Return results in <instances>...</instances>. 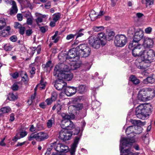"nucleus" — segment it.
<instances>
[{
  "mask_svg": "<svg viewBox=\"0 0 155 155\" xmlns=\"http://www.w3.org/2000/svg\"><path fill=\"white\" fill-rule=\"evenodd\" d=\"M26 23L28 25H31L33 23V20L31 18H27Z\"/></svg>",
  "mask_w": 155,
  "mask_h": 155,
  "instance_id": "56",
  "label": "nucleus"
},
{
  "mask_svg": "<svg viewBox=\"0 0 155 155\" xmlns=\"http://www.w3.org/2000/svg\"><path fill=\"white\" fill-rule=\"evenodd\" d=\"M72 133L71 131H68L66 130V132L65 136V138L64 139V140H70L72 136Z\"/></svg>",
  "mask_w": 155,
  "mask_h": 155,
  "instance_id": "37",
  "label": "nucleus"
},
{
  "mask_svg": "<svg viewBox=\"0 0 155 155\" xmlns=\"http://www.w3.org/2000/svg\"><path fill=\"white\" fill-rule=\"evenodd\" d=\"M124 149L123 147L120 146V153H122L121 155H128L131 153L130 149H128L123 150Z\"/></svg>",
  "mask_w": 155,
  "mask_h": 155,
  "instance_id": "27",
  "label": "nucleus"
},
{
  "mask_svg": "<svg viewBox=\"0 0 155 155\" xmlns=\"http://www.w3.org/2000/svg\"><path fill=\"white\" fill-rule=\"evenodd\" d=\"M19 30V32L20 34L21 35H23L25 31V27H21V28H20Z\"/></svg>",
  "mask_w": 155,
  "mask_h": 155,
  "instance_id": "61",
  "label": "nucleus"
},
{
  "mask_svg": "<svg viewBox=\"0 0 155 155\" xmlns=\"http://www.w3.org/2000/svg\"><path fill=\"white\" fill-rule=\"evenodd\" d=\"M96 38L100 41L101 45H105L107 42V39L105 34L102 32L98 34Z\"/></svg>",
  "mask_w": 155,
  "mask_h": 155,
  "instance_id": "13",
  "label": "nucleus"
},
{
  "mask_svg": "<svg viewBox=\"0 0 155 155\" xmlns=\"http://www.w3.org/2000/svg\"><path fill=\"white\" fill-rule=\"evenodd\" d=\"M58 94L55 91L52 92L51 93V99L52 100V101H55L57 98Z\"/></svg>",
  "mask_w": 155,
  "mask_h": 155,
  "instance_id": "47",
  "label": "nucleus"
},
{
  "mask_svg": "<svg viewBox=\"0 0 155 155\" xmlns=\"http://www.w3.org/2000/svg\"><path fill=\"white\" fill-rule=\"evenodd\" d=\"M39 27L40 31L42 33H45L48 30V27L47 26Z\"/></svg>",
  "mask_w": 155,
  "mask_h": 155,
  "instance_id": "51",
  "label": "nucleus"
},
{
  "mask_svg": "<svg viewBox=\"0 0 155 155\" xmlns=\"http://www.w3.org/2000/svg\"><path fill=\"white\" fill-rule=\"evenodd\" d=\"M89 16L92 21H95L97 18V15L96 14V12L93 10H92L90 14H89Z\"/></svg>",
  "mask_w": 155,
  "mask_h": 155,
  "instance_id": "34",
  "label": "nucleus"
},
{
  "mask_svg": "<svg viewBox=\"0 0 155 155\" xmlns=\"http://www.w3.org/2000/svg\"><path fill=\"white\" fill-rule=\"evenodd\" d=\"M134 142V140H131L129 138H123L120 141V145L122 144L123 146H127L129 144L131 145Z\"/></svg>",
  "mask_w": 155,
  "mask_h": 155,
  "instance_id": "19",
  "label": "nucleus"
},
{
  "mask_svg": "<svg viewBox=\"0 0 155 155\" xmlns=\"http://www.w3.org/2000/svg\"><path fill=\"white\" fill-rule=\"evenodd\" d=\"M62 108V106L61 104H57V113L59 114H61L60 110H61Z\"/></svg>",
  "mask_w": 155,
  "mask_h": 155,
  "instance_id": "53",
  "label": "nucleus"
},
{
  "mask_svg": "<svg viewBox=\"0 0 155 155\" xmlns=\"http://www.w3.org/2000/svg\"><path fill=\"white\" fill-rule=\"evenodd\" d=\"M61 14L59 12L54 14L53 15V21L57 22L61 18Z\"/></svg>",
  "mask_w": 155,
  "mask_h": 155,
  "instance_id": "40",
  "label": "nucleus"
},
{
  "mask_svg": "<svg viewBox=\"0 0 155 155\" xmlns=\"http://www.w3.org/2000/svg\"><path fill=\"white\" fill-rule=\"evenodd\" d=\"M84 30V29L81 28L80 29L77 30L76 31V39L79 37H81L84 35L83 31Z\"/></svg>",
  "mask_w": 155,
  "mask_h": 155,
  "instance_id": "36",
  "label": "nucleus"
},
{
  "mask_svg": "<svg viewBox=\"0 0 155 155\" xmlns=\"http://www.w3.org/2000/svg\"><path fill=\"white\" fill-rule=\"evenodd\" d=\"M154 0H141L142 4L145 5L147 8L150 7L153 4Z\"/></svg>",
  "mask_w": 155,
  "mask_h": 155,
  "instance_id": "26",
  "label": "nucleus"
},
{
  "mask_svg": "<svg viewBox=\"0 0 155 155\" xmlns=\"http://www.w3.org/2000/svg\"><path fill=\"white\" fill-rule=\"evenodd\" d=\"M143 49V47L142 45H137L132 50V55L135 57H140L143 58L144 53V50Z\"/></svg>",
  "mask_w": 155,
  "mask_h": 155,
  "instance_id": "8",
  "label": "nucleus"
},
{
  "mask_svg": "<svg viewBox=\"0 0 155 155\" xmlns=\"http://www.w3.org/2000/svg\"><path fill=\"white\" fill-rule=\"evenodd\" d=\"M151 109L149 105L145 104L138 106L136 108L135 114L137 118L145 119L151 113Z\"/></svg>",
  "mask_w": 155,
  "mask_h": 155,
  "instance_id": "1",
  "label": "nucleus"
},
{
  "mask_svg": "<svg viewBox=\"0 0 155 155\" xmlns=\"http://www.w3.org/2000/svg\"><path fill=\"white\" fill-rule=\"evenodd\" d=\"M74 106L75 108V109L76 111L78 113L79 110H81L83 107V104L81 103H77L74 104Z\"/></svg>",
  "mask_w": 155,
  "mask_h": 155,
  "instance_id": "41",
  "label": "nucleus"
},
{
  "mask_svg": "<svg viewBox=\"0 0 155 155\" xmlns=\"http://www.w3.org/2000/svg\"><path fill=\"white\" fill-rule=\"evenodd\" d=\"M35 21L38 26H39L40 25L39 24L40 23H41L43 21L42 18L40 17H38L36 19H35Z\"/></svg>",
  "mask_w": 155,
  "mask_h": 155,
  "instance_id": "52",
  "label": "nucleus"
},
{
  "mask_svg": "<svg viewBox=\"0 0 155 155\" xmlns=\"http://www.w3.org/2000/svg\"><path fill=\"white\" fill-rule=\"evenodd\" d=\"M92 29L94 32H98L103 31L104 29V27L103 26H94L92 28Z\"/></svg>",
  "mask_w": 155,
  "mask_h": 155,
  "instance_id": "38",
  "label": "nucleus"
},
{
  "mask_svg": "<svg viewBox=\"0 0 155 155\" xmlns=\"http://www.w3.org/2000/svg\"><path fill=\"white\" fill-rule=\"evenodd\" d=\"M17 19L19 21H21L23 19V15L21 14H18L17 15Z\"/></svg>",
  "mask_w": 155,
  "mask_h": 155,
  "instance_id": "62",
  "label": "nucleus"
},
{
  "mask_svg": "<svg viewBox=\"0 0 155 155\" xmlns=\"http://www.w3.org/2000/svg\"><path fill=\"white\" fill-rule=\"evenodd\" d=\"M11 110L9 107H5L1 108L0 110V112L2 113H5L8 112Z\"/></svg>",
  "mask_w": 155,
  "mask_h": 155,
  "instance_id": "45",
  "label": "nucleus"
},
{
  "mask_svg": "<svg viewBox=\"0 0 155 155\" xmlns=\"http://www.w3.org/2000/svg\"><path fill=\"white\" fill-rule=\"evenodd\" d=\"M130 122L134 125L133 126H139L144 125L143 122H142L140 120H137L131 119Z\"/></svg>",
  "mask_w": 155,
  "mask_h": 155,
  "instance_id": "28",
  "label": "nucleus"
},
{
  "mask_svg": "<svg viewBox=\"0 0 155 155\" xmlns=\"http://www.w3.org/2000/svg\"><path fill=\"white\" fill-rule=\"evenodd\" d=\"M86 91L85 87L84 85H81L78 87V91L81 94L84 93Z\"/></svg>",
  "mask_w": 155,
  "mask_h": 155,
  "instance_id": "43",
  "label": "nucleus"
},
{
  "mask_svg": "<svg viewBox=\"0 0 155 155\" xmlns=\"http://www.w3.org/2000/svg\"><path fill=\"white\" fill-rule=\"evenodd\" d=\"M75 36H76V34H70L67 35L66 39L67 40L72 39L74 38Z\"/></svg>",
  "mask_w": 155,
  "mask_h": 155,
  "instance_id": "55",
  "label": "nucleus"
},
{
  "mask_svg": "<svg viewBox=\"0 0 155 155\" xmlns=\"http://www.w3.org/2000/svg\"><path fill=\"white\" fill-rule=\"evenodd\" d=\"M49 136L47 133L41 131L36 134L32 133L28 137V140H31L35 139L38 141H42L48 139Z\"/></svg>",
  "mask_w": 155,
  "mask_h": 155,
  "instance_id": "5",
  "label": "nucleus"
},
{
  "mask_svg": "<svg viewBox=\"0 0 155 155\" xmlns=\"http://www.w3.org/2000/svg\"><path fill=\"white\" fill-rule=\"evenodd\" d=\"M58 79L55 81L54 86L55 88L59 91H64L67 84L63 80L59 77H57Z\"/></svg>",
  "mask_w": 155,
  "mask_h": 155,
  "instance_id": "10",
  "label": "nucleus"
},
{
  "mask_svg": "<svg viewBox=\"0 0 155 155\" xmlns=\"http://www.w3.org/2000/svg\"><path fill=\"white\" fill-rule=\"evenodd\" d=\"M154 42L153 38L146 37L144 38L143 41V45L147 48H152L153 47Z\"/></svg>",
  "mask_w": 155,
  "mask_h": 155,
  "instance_id": "16",
  "label": "nucleus"
},
{
  "mask_svg": "<svg viewBox=\"0 0 155 155\" xmlns=\"http://www.w3.org/2000/svg\"><path fill=\"white\" fill-rule=\"evenodd\" d=\"M61 148L60 152L66 153L68 151V146L63 144H61Z\"/></svg>",
  "mask_w": 155,
  "mask_h": 155,
  "instance_id": "44",
  "label": "nucleus"
},
{
  "mask_svg": "<svg viewBox=\"0 0 155 155\" xmlns=\"http://www.w3.org/2000/svg\"><path fill=\"white\" fill-rule=\"evenodd\" d=\"M138 44V42H135L134 40L131 42H130L128 46V48L130 49H133L134 48V47H136L137 45H139Z\"/></svg>",
  "mask_w": 155,
  "mask_h": 155,
  "instance_id": "42",
  "label": "nucleus"
},
{
  "mask_svg": "<svg viewBox=\"0 0 155 155\" xmlns=\"http://www.w3.org/2000/svg\"><path fill=\"white\" fill-rule=\"evenodd\" d=\"M71 123V120H63L61 121V126L63 129L67 130L68 127V126L69 124Z\"/></svg>",
  "mask_w": 155,
  "mask_h": 155,
  "instance_id": "25",
  "label": "nucleus"
},
{
  "mask_svg": "<svg viewBox=\"0 0 155 155\" xmlns=\"http://www.w3.org/2000/svg\"><path fill=\"white\" fill-rule=\"evenodd\" d=\"M74 64H66L64 63L58 64L55 65L53 73L55 76H59L60 74L70 71L71 70H74L77 68Z\"/></svg>",
  "mask_w": 155,
  "mask_h": 155,
  "instance_id": "2",
  "label": "nucleus"
},
{
  "mask_svg": "<svg viewBox=\"0 0 155 155\" xmlns=\"http://www.w3.org/2000/svg\"><path fill=\"white\" fill-rule=\"evenodd\" d=\"M88 39V43L92 47L96 49L100 47L101 43L96 37L91 36H90Z\"/></svg>",
  "mask_w": 155,
  "mask_h": 155,
  "instance_id": "11",
  "label": "nucleus"
},
{
  "mask_svg": "<svg viewBox=\"0 0 155 155\" xmlns=\"http://www.w3.org/2000/svg\"><path fill=\"white\" fill-rule=\"evenodd\" d=\"M152 28L150 27H148L146 28L145 30V33L147 34H150L152 32Z\"/></svg>",
  "mask_w": 155,
  "mask_h": 155,
  "instance_id": "59",
  "label": "nucleus"
},
{
  "mask_svg": "<svg viewBox=\"0 0 155 155\" xmlns=\"http://www.w3.org/2000/svg\"><path fill=\"white\" fill-rule=\"evenodd\" d=\"M149 89H143L139 92L137 95L138 99L142 101H145L147 100L149 96L148 94L150 92Z\"/></svg>",
  "mask_w": 155,
  "mask_h": 155,
  "instance_id": "9",
  "label": "nucleus"
},
{
  "mask_svg": "<svg viewBox=\"0 0 155 155\" xmlns=\"http://www.w3.org/2000/svg\"><path fill=\"white\" fill-rule=\"evenodd\" d=\"M143 57V61L150 64L155 61V52L152 49L144 50Z\"/></svg>",
  "mask_w": 155,
  "mask_h": 155,
  "instance_id": "6",
  "label": "nucleus"
},
{
  "mask_svg": "<svg viewBox=\"0 0 155 155\" xmlns=\"http://www.w3.org/2000/svg\"><path fill=\"white\" fill-rule=\"evenodd\" d=\"M155 82V75L152 74L145 79H144L143 82L144 84H147L148 83L153 84Z\"/></svg>",
  "mask_w": 155,
  "mask_h": 155,
  "instance_id": "18",
  "label": "nucleus"
},
{
  "mask_svg": "<svg viewBox=\"0 0 155 155\" xmlns=\"http://www.w3.org/2000/svg\"><path fill=\"white\" fill-rule=\"evenodd\" d=\"M129 80L135 84H138L140 82L139 79H137L134 75H131L129 78Z\"/></svg>",
  "mask_w": 155,
  "mask_h": 155,
  "instance_id": "31",
  "label": "nucleus"
},
{
  "mask_svg": "<svg viewBox=\"0 0 155 155\" xmlns=\"http://www.w3.org/2000/svg\"><path fill=\"white\" fill-rule=\"evenodd\" d=\"M127 41V38L123 35H117L115 38L114 42L116 46L122 47L124 46Z\"/></svg>",
  "mask_w": 155,
  "mask_h": 155,
  "instance_id": "7",
  "label": "nucleus"
},
{
  "mask_svg": "<svg viewBox=\"0 0 155 155\" xmlns=\"http://www.w3.org/2000/svg\"><path fill=\"white\" fill-rule=\"evenodd\" d=\"M66 132V130L65 129L61 130L59 133L58 138L61 140H64V139L65 138L64 137Z\"/></svg>",
  "mask_w": 155,
  "mask_h": 155,
  "instance_id": "33",
  "label": "nucleus"
},
{
  "mask_svg": "<svg viewBox=\"0 0 155 155\" xmlns=\"http://www.w3.org/2000/svg\"><path fill=\"white\" fill-rule=\"evenodd\" d=\"M77 52L76 48H73L69 50L67 56L65 54L64 55L62 56V55H63L64 54L60 53L58 56V59L61 61L64 60L62 59H66L65 61H67L68 60L71 61H74V59L76 57L78 58L79 57H80L79 55H78L76 54Z\"/></svg>",
  "mask_w": 155,
  "mask_h": 155,
  "instance_id": "3",
  "label": "nucleus"
},
{
  "mask_svg": "<svg viewBox=\"0 0 155 155\" xmlns=\"http://www.w3.org/2000/svg\"><path fill=\"white\" fill-rule=\"evenodd\" d=\"M33 31L31 29H28L26 30L25 31V33L26 36H30L32 33Z\"/></svg>",
  "mask_w": 155,
  "mask_h": 155,
  "instance_id": "58",
  "label": "nucleus"
},
{
  "mask_svg": "<svg viewBox=\"0 0 155 155\" xmlns=\"http://www.w3.org/2000/svg\"><path fill=\"white\" fill-rule=\"evenodd\" d=\"M134 126H130L127 127L126 129L125 132L127 135H129L130 134H134Z\"/></svg>",
  "mask_w": 155,
  "mask_h": 155,
  "instance_id": "30",
  "label": "nucleus"
},
{
  "mask_svg": "<svg viewBox=\"0 0 155 155\" xmlns=\"http://www.w3.org/2000/svg\"><path fill=\"white\" fill-rule=\"evenodd\" d=\"M22 26L21 24L18 22H15L14 24V27L15 28L17 29L21 28Z\"/></svg>",
  "mask_w": 155,
  "mask_h": 155,
  "instance_id": "57",
  "label": "nucleus"
},
{
  "mask_svg": "<svg viewBox=\"0 0 155 155\" xmlns=\"http://www.w3.org/2000/svg\"><path fill=\"white\" fill-rule=\"evenodd\" d=\"M75 108L74 107V104L71 105L68 107V110L71 113V114L76 115L78 113V112L76 111Z\"/></svg>",
  "mask_w": 155,
  "mask_h": 155,
  "instance_id": "32",
  "label": "nucleus"
},
{
  "mask_svg": "<svg viewBox=\"0 0 155 155\" xmlns=\"http://www.w3.org/2000/svg\"><path fill=\"white\" fill-rule=\"evenodd\" d=\"M51 61H49L45 64H42V67L43 70L46 72L50 71L51 69Z\"/></svg>",
  "mask_w": 155,
  "mask_h": 155,
  "instance_id": "23",
  "label": "nucleus"
},
{
  "mask_svg": "<svg viewBox=\"0 0 155 155\" xmlns=\"http://www.w3.org/2000/svg\"><path fill=\"white\" fill-rule=\"evenodd\" d=\"M20 75L22 78V80L24 82H27L28 80V75L25 71H21L20 72Z\"/></svg>",
  "mask_w": 155,
  "mask_h": 155,
  "instance_id": "24",
  "label": "nucleus"
},
{
  "mask_svg": "<svg viewBox=\"0 0 155 155\" xmlns=\"http://www.w3.org/2000/svg\"><path fill=\"white\" fill-rule=\"evenodd\" d=\"M54 123V116L52 115L51 119L48 120L47 123V126L48 128H50L52 127Z\"/></svg>",
  "mask_w": 155,
  "mask_h": 155,
  "instance_id": "29",
  "label": "nucleus"
},
{
  "mask_svg": "<svg viewBox=\"0 0 155 155\" xmlns=\"http://www.w3.org/2000/svg\"><path fill=\"white\" fill-rule=\"evenodd\" d=\"M27 134V133L26 131H22L20 132V138H23Z\"/></svg>",
  "mask_w": 155,
  "mask_h": 155,
  "instance_id": "60",
  "label": "nucleus"
},
{
  "mask_svg": "<svg viewBox=\"0 0 155 155\" xmlns=\"http://www.w3.org/2000/svg\"><path fill=\"white\" fill-rule=\"evenodd\" d=\"M150 66V64H148L147 65H146V63H144L143 65H141L140 64L139 65H137V67L139 69H144L146 68H147Z\"/></svg>",
  "mask_w": 155,
  "mask_h": 155,
  "instance_id": "46",
  "label": "nucleus"
},
{
  "mask_svg": "<svg viewBox=\"0 0 155 155\" xmlns=\"http://www.w3.org/2000/svg\"><path fill=\"white\" fill-rule=\"evenodd\" d=\"M56 142H54L50 144V147L51 149H54L55 150V148L56 147Z\"/></svg>",
  "mask_w": 155,
  "mask_h": 155,
  "instance_id": "63",
  "label": "nucleus"
},
{
  "mask_svg": "<svg viewBox=\"0 0 155 155\" xmlns=\"http://www.w3.org/2000/svg\"><path fill=\"white\" fill-rule=\"evenodd\" d=\"M75 127L74 125V124L71 121V123L69 124L68 126V127L67 130H72L73 128H74Z\"/></svg>",
  "mask_w": 155,
  "mask_h": 155,
  "instance_id": "50",
  "label": "nucleus"
},
{
  "mask_svg": "<svg viewBox=\"0 0 155 155\" xmlns=\"http://www.w3.org/2000/svg\"><path fill=\"white\" fill-rule=\"evenodd\" d=\"M61 143H56V147L55 148V150L57 151L60 152L61 148Z\"/></svg>",
  "mask_w": 155,
  "mask_h": 155,
  "instance_id": "54",
  "label": "nucleus"
},
{
  "mask_svg": "<svg viewBox=\"0 0 155 155\" xmlns=\"http://www.w3.org/2000/svg\"><path fill=\"white\" fill-rule=\"evenodd\" d=\"M81 135H78L75 137L73 143L72 144L69 151L71 155H75L76 148L80 140Z\"/></svg>",
  "mask_w": 155,
  "mask_h": 155,
  "instance_id": "12",
  "label": "nucleus"
},
{
  "mask_svg": "<svg viewBox=\"0 0 155 155\" xmlns=\"http://www.w3.org/2000/svg\"><path fill=\"white\" fill-rule=\"evenodd\" d=\"M61 116L64 119L63 120H70L74 119L75 117V115L72 114H71L69 115L67 114L62 113L61 114Z\"/></svg>",
  "mask_w": 155,
  "mask_h": 155,
  "instance_id": "22",
  "label": "nucleus"
},
{
  "mask_svg": "<svg viewBox=\"0 0 155 155\" xmlns=\"http://www.w3.org/2000/svg\"><path fill=\"white\" fill-rule=\"evenodd\" d=\"M12 6L11 8L10 14V15H15L18 12V9L16 6V3L14 1L12 2Z\"/></svg>",
  "mask_w": 155,
  "mask_h": 155,
  "instance_id": "21",
  "label": "nucleus"
},
{
  "mask_svg": "<svg viewBox=\"0 0 155 155\" xmlns=\"http://www.w3.org/2000/svg\"><path fill=\"white\" fill-rule=\"evenodd\" d=\"M4 48L5 51H9L11 50L12 47V45L8 44L4 45Z\"/></svg>",
  "mask_w": 155,
  "mask_h": 155,
  "instance_id": "49",
  "label": "nucleus"
},
{
  "mask_svg": "<svg viewBox=\"0 0 155 155\" xmlns=\"http://www.w3.org/2000/svg\"><path fill=\"white\" fill-rule=\"evenodd\" d=\"M56 77H59L61 79H64L68 81L71 80L73 78V74L70 71H68L66 73L60 74L59 76H55Z\"/></svg>",
  "mask_w": 155,
  "mask_h": 155,
  "instance_id": "17",
  "label": "nucleus"
},
{
  "mask_svg": "<svg viewBox=\"0 0 155 155\" xmlns=\"http://www.w3.org/2000/svg\"><path fill=\"white\" fill-rule=\"evenodd\" d=\"M143 34V31L140 29L137 30L135 32L134 37L133 40L136 42H138L142 38Z\"/></svg>",
  "mask_w": 155,
  "mask_h": 155,
  "instance_id": "14",
  "label": "nucleus"
},
{
  "mask_svg": "<svg viewBox=\"0 0 155 155\" xmlns=\"http://www.w3.org/2000/svg\"><path fill=\"white\" fill-rule=\"evenodd\" d=\"M10 39L11 41L14 42L17 40V38L16 36L13 35L10 37Z\"/></svg>",
  "mask_w": 155,
  "mask_h": 155,
  "instance_id": "64",
  "label": "nucleus"
},
{
  "mask_svg": "<svg viewBox=\"0 0 155 155\" xmlns=\"http://www.w3.org/2000/svg\"><path fill=\"white\" fill-rule=\"evenodd\" d=\"M46 82L44 81L42 78L41 79L39 84L37 85V86L41 89H45V87Z\"/></svg>",
  "mask_w": 155,
  "mask_h": 155,
  "instance_id": "35",
  "label": "nucleus"
},
{
  "mask_svg": "<svg viewBox=\"0 0 155 155\" xmlns=\"http://www.w3.org/2000/svg\"><path fill=\"white\" fill-rule=\"evenodd\" d=\"M6 25V23L4 19L0 20V29H3Z\"/></svg>",
  "mask_w": 155,
  "mask_h": 155,
  "instance_id": "48",
  "label": "nucleus"
},
{
  "mask_svg": "<svg viewBox=\"0 0 155 155\" xmlns=\"http://www.w3.org/2000/svg\"><path fill=\"white\" fill-rule=\"evenodd\" d=\"M77 52L76 54L80 56L84 57H88L91 54V49L85 44H81L76 47Z\"/></svg>",
  "mask_w": 155,
  "mask_h": 155,
  "instance_id": "4",
  "label": "nucleus"
},
{
  "mask_svg": "<svg viewBox=\"0 0 155 155\" xmlns=\"http://www.w3.org/2000/svg\"><path fill=\"white\" fill-rule=\"evenodd\" d=\"M10 30L9 26H7L3 29H0V36L5 37L8 36V33Z\"/></svg>",
  "mask_w": 155,
  "mask_h": 155,
  "instance_id": "20",
  "label": "nucleus"
},
{
  "mask_svg": "<svg viewBox=\"0 0 155 155\" xmlns=\"http://www.w3.org/2000/svg\"><path fill=\"white\" fill-rule=\"evenodd\" d=\"M134 126V134H139L142 132L143 129L140 126Z\"/></svg>",
  "mask_w": 155,
  "mask_h": 155,
  "instance_id": "39",
  "label": "nucleus"
},
{
  "mask_svg": "<svg viewBox=\"0 0 155 155\" xmlns=\"http://www.w3.org/2000/svg\"><path fill=\"white\" fill-rule=\"evenodd\" d=\"M64 91L66 95L68 96H71L75 94L76 92V89L73 87L66 86L64 89Z\"/></svg>",
  "mask_w": 155,
  "mask_h": 155,
  "instance_id": "15",
  "label": "nucleus"
}]
</instances>
